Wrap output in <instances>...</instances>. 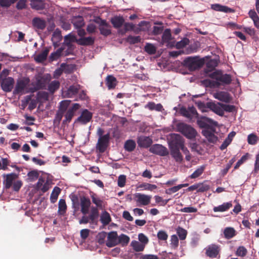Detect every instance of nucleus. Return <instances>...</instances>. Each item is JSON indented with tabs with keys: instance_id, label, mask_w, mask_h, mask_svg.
Here are the masks:
<instances>
[{
	"instance_id": "obj_28",
	"label": "nucleus",
	"mask_w": 259,
	"mask_h": 259,
	"mask_svg": "<svg viewBox=\"0 0 259 259\" xmlns=\"http://www.w3.org/2000/svg\"><path fill=\"white\" fill-rule=\"evenodd\" d=\"M62 39L61 31L59 29H56L53 33L52 40L54 46H57L58 43Z\"/></svg>"
},
{
	"instance_id": "obj_1",
	"label": "nucleus",
	"mask_w": 259,
	"mask_h": 259,
	"mask_svg": "<svg viewBox=\"0 0 259 259\" xmlns=\"http://www.w3.org/2000/svg\"><path fill=\"white\" fill-rule=\"evenodd\" d=\"M3 183L6 189L12 187L14 191L18 192L22 186L23 183L21 180H18V175L15 173H10L3 175Z\"/></svg>"
},
{
	"instance_id": "obj_15",
	"label": "nucleus",
	"mask_w": 259,
	"mask_h": 259,
	"mask_svg": "<svg viewBox=\"0 0 259 259\" xmlns=\"http://www.w3.org/2000/svg\"><path fill=\"white\" fill-rule=\"evenodd\" d=\"M80 205L81 206V212L84 215H85L88 213L91 205L90 199L85 197H81L80 199Z\"/></svg>"
},
{
	"instance_id": "obj_45",
	"label": "nucleus",
	"mask_w": 259,
	"mask_h": 259,
	"mask_svg": "<svg viewBox=\"0 0 259 259\" xmlns=\"http://www.w3.org/2000/svg\"><path fill=\"white\" fill-rule=\"evenodd\" d=\"M217 79L219 81H220L224 83H226V84L230 83L232 80L231 76L230 75L227 74H223V75L219 76L217 78Z\"/></svg>"
},
{
	"instance_id": "obj_48",
	"label": "nucleus",
	"mask_w": 259,
	"mask_h": 259,
	"mask_svg": "<svg viewBox=\"0 0 259 259\" xmlns=\"http://www.w3.org/2000/svg\"><path fill=\"white\" fill-rule=\"evenodd\" d=\"M177 233L180 239V240H184L186 238L187 232L186 230L182 228L179 227L177 229Z\"/></svg>"
},
{
	"instance_id": "obj_61",
	"label": "nucleus",
	"mask_w": 259,
	"mask_h": 259,
	"mask_svg": "<svg viewBox=\"0 0 259 259\" xmlns=\"http://www.w3.org/2000/svg\"><path fill=\"white\" fill-rule=\"evenodd\" d=\"M248 158V154L243 155L240 160L238 161L234 166V169H237L242 164H243Z\"/></svg>"
},
{
	"instance_id": "obj_27",
	"label": "nucleus",
	"mask_w": 259,
	"mask_h": 259,
	"mask_svg": "<svg viewBox=\"0 0 259 259\" xmlns=\"http://www.w3.org/2000/svg\"><path fill=\"white\" fill-rule=\"evenodd\" d=\"M116 83V79L114 76L109 75L106 77V84L109 90L114 88Z\"/></svg>"
},
{
	"instance_id": "obj_21",
	"label": "nucleus",
	"mask_w": 259,
	"mask_h": 259,
	"mask_svg": "<svg viewBox=\"0 0 259 259\" xmlns=\"http://www.w3.org/2000/svg\"><path fill=\"white\" fill-rule=\"evenodd\" d=\"M232 206V204L231 202H226L218 206L214 207L213 210L214 212H224L228 210Z\"/></svg>"
},
{
	"instance_id": "obj_5",
	"label": "nucleus",
	"mask_w": 259,
	"mask_h": 259,
	"mask_svg": "<svg viewBox=\"0 0 259 259\" xmlns=\"http://www.w3.org/2000/svg\"><path fill=\"white\" fill-rule=\"evenodd\" d=\"M184 65L190 70H194L200 66V62L195 58L188 57L184 60Z\"/></svg>"
},
{
	"instance_id": "obj_62",
	"label": "nucleus",
	"mask_w": 259,
	"mask_h": 259,
	"mask_svg": "<svg viewBox=\"0 0 259 259\" xmlns=\"http://www.w3.org/2000/svg\"><path fill=\"white\" fill-rule=\"evenodd\" d=\"M170 241V244L172 247L175 248L178 247L179 245V239L176 235H173L171 236Z\"/></svg>"
},
{
	"instance_id": "obj_25",
	"label": "nucleus",
	"mask_w": 259,
	"mask_h": 259,
	"mask_svg": "<svg viewBox=\"0 0 259 259\" xmlns=\"http://www.w3.org/2000/svg\"><path fill=\"white\" fill-rule=\"evenodd\" d=\"M170 154L176 161L181 162L182 160L183 157L178 148H171Z\"/></svg>"
},
{
	"instance_id": "obj_6",
	"label": "nucleus",
	"mask_w": 259,
	"mask_h": 259,
	"mask_svg": "<svg viewBox=\"0 0 259 259\" xmlns=\"http://www.w3.org/2000/svg\"><path fill=\"white\" fill-rule=\"evenodd\" d=\"M206 254L210 258L217 257L220 251V246L217 244H212L205 248Z\"/></svg>"
},
{
	"instance_id": "obj_31",
	"label": "nucleus",
	"mask_w": 259,
	"mask_h": 259,
	"mask_svg": "<svg viewBox=\"0 0 259 259\" xmlns=\"http://www.w3.org/2000/svg\"><path fill=\"white\" fill-rule=\"evenodd\" d=\"M49 52V49H45L40 53L35 56V61L38 62H42L45 61L47 58Z\"/></svg>"
},
{
	"instance_id": "obj_43",
	"label": "nucleus",
	"mask_w": 259,
	"mask_h": 259,
	"mask_svg": "<svg viewBox=\"0 0 259 259\" xmlns=\"http://www.w3.org/2000/svg\"><path fill=\"white\" fill-rule=\"evenodd\" d=\"M145 51L149 54H154L156 51V47L150 43H147L145 46Z\"/></svg>"
},
{
	"instance_id": "obj_3",
	"label": "nucleus",
	"mask_w": 259,
	"mask_h": 259,
	"mask_svg": "<svg viewBox=\"0 0 259 259\" xmlns=\"http://www.w3.org/2000/svg\"><path fill=\"white\" fill-rule=\"evenodd\" d=\"M28 83L29 80L27 79L18 80L17 82L14 93L23 95L28 93Z\"/></svg>"
},
{
	"instance_id": "obj_20",
	"label": "nucleus",
	"mask_w": 259,
	"mask_h": 259,
	"mask_svg": "<svg viewBox=\"0 0 259 259\" xmlns=\"http://www.w3.org/2000/svg\"><path fill=\"white\" fill-rule=\"evenodd\" d=\"M78 87L77 85H72L69 87L67 91L64 92L63 95L64 97L71 98L78 92Z\"/></svg>"
},
{
	"instance_id": "obj_35",
	"label": "nucleus",
	"mask_w": 259,
	"mask_h": 259,
	"mask_svg": "<svg viewBox=\"0 0 259 259\" xmlns=\"http://www.w3.org/2000/svg\"><path fill=\"white\" fill-rule=\"evenodd\" d=\"M131 245L134 250L138 252L143 251L145 247L144 244H142L136 240L132 241Z\"/></svg>"
},
{
	"instance_id": "obj_63",
	"label": "nucleus",
	"mask_w": 259,
	"mask_h": 259,
	"mask_svg": "<svg viewBox=\"0 0 259 259\" xmlns=\"http://www.w3.org/2000/svg\"><path fill=\"white\" fill-rule=\"evenodd\" d=\"M62 51L61 50H58L55 52L52 53L50 57V59L51 61H54L57 59L61 55Z\"/></svg>"
},
{
	"instance_id": "obj_39",
	"label": "nucleus",
	"mask_w": 259,
	"mask_h": 259,
	"mask_svg": "<svg viewBox=\"0 0 259 259\" xmlns=\"http://www.w3.org/2000/svg\"><path fill=\"white\" fill-rule=\"evenodd\" d=\"M92 200L97 207L101 208L103 205V201L95 194L92 193L91 195Z\"/></svg>"
},
{
	"instance_id": "obj_10",
	"label": "nucleus",
	"mask_w": 259,
	"mask_h": 259,
	"mask_svg": "<svg viewBox=\"0 0 259 259\" xmlns=\"http://www.w3.org/2000/svg\"><path fill=\"white\" fill-rule=\"evenodd\" d=\"M106 244L109 247H113L119 244L118 236L116 232L112 231L108 234Z\"/></svg>"
},
{
	"instance_id": "obj_41",
	"label": "nucleus",
	"mask_w": 259,
	"mask_h": 259,
	"mask_svg": "<svg viewBox=\"0 0 259 259\" xmlns=\"http://www.w3.org/2000/svg\"><path fill=\"white\" fill-rule=\"evenodd\" d=\"M60 86V82L57 80H54L50 82L48 85V90L51 93H54L58 90Z\"/></svg>"
},
{
	"instance_id": "obj_56",
	"label": "nucleus",
	"mask_w": 259,
	"mask_h": 259,
	"mask_svg": "<svg viewBox=\"0 0 259 259\" xmlns=\"http://www.w3.org/2000/svg\"><path fill=\"white\" fill-rule=\"evenodd\" d=\"M106 237L107 233L105 232H101L98 234L97 239L100 244H103L104 243L105 238Z\"/></svg>"
},
{
	"instance_id": "obj_16",
	"label": "nucleus",
	"mask_w": 259,
	"mask_h": 259,
	"mask_svg": "<svg viewBox=\"0 0 259 259\" xmlns=\"http://www.w3.org/2000/svg\"><path fill=\"white\" fill-rule=\"evenodd\" d=\"M50 184L48 181H45L42 178H39L36 184V189L40 190L42 192L45 193L50 189Z\"/></svg>"
},
{
	"instance_id": "obj_14",
	"label": "nucleus",
	"mask_w": 259,
	"mask_h": 259,
	"mask_svg": "<svg viewBox=\"0 0 259 259\" xmlns=\"http://www.w3.org/2000/svg\"><path fill=\"white\" fill-rule=\"evenodd\" d=\"M213 96L214 98L226 103H229L231 100L230 95L227 92H218L213 93Z\"/></svg>"
},
{
	"instance_id": "obj_38",
	"label": "nucleus",
	"mask_w": 259,
	"mask_h": 259,
	"mask_svg": "<svg viewBox=\"0 0 259 259\" xmlns=\"http://www.w3.org/2000/svg\"><path fill=\"white\" fill-rule=\"evenodd\" d=\"M100 220L103 225H108L111 221L110 214L106 211L103 212L101 215Z\"/></svg>"
},
{
	"instance_id": "obj_2",
	"label": "nucleus",
	"mask_w": 259,
	"mask_h": 259,
	"mask_svg": "<svg viewBox=\"0 0 259 259\" xmlns=\"http://www.w3.org/2000/svg\"><path fill=\"white\" fill-rule=\"evenodd\" d=\"M177 130L188 139L195 138L197 132L191 126L184 123H179L177 125Z\"/></svg>"
},
{
	"instance_id": "obj_36",
	"label": "nucleus",
	"mask_w": 259,
	"mask_h": 259,
	"mask_svg": "<svg viewBox=\"0 0 259 259\" xmlns=\"http://www.w3.org/2000/svg\"><path fill=\"white\" fill-rule=\"evenodd\" d=\"M33 24L34 27L39 29H44L46 27L45 21L39 18H34L33 20Z\"/></svg>"
},
{
	"instance_id": "obj_22",
	"label": "nucleus",
	"mask_w": 259,
	"mask_h": 259,
	"mask_svg": "<svg viewBox=\"0 0 259 259\" xmlns=\"http://www.w3.org/2000/svg\"><path fill=\"white\" fill-rule=\"evenodd\" d=\"M209 123L213 125H216L217 124V122L216 121H214L210 119V118L203 117L200 118H198L197 120L198 124L201 127H204L206 126V123Z\"/></svg>"
},
{
	"instance_id": "obj_33",
	"label": "nucleus",
	"mask_w": 259,
	"mask_h": 259,
	"mask_svg": "<svg viewBox=\"0 0 259 259\" xmlns=\"http://www.w3.org/2000/svg\"><path fill=\"white\" fill-rule=\"evenodd\" d=\"M225 237L226 239H229L233 238L236 235V231L235 229L231 227H227L225 229L224 231Z\"/></svg>"
},
{
	"instance_id": "obj_24",
	"label": "nucleus",
	"mask_w": 259,
	"mask_h": 259,
	"mask_svg": "<svg viewBox=\"0 0 259 259\" xmlns=\"http://www.w3.org/2000/svg\"><path fill=\"white\" fill-rule=\"evenodd\" d=\"M172 143L175 145V148H180L181 147V145H180L181 142H182L183 145H184V139L180 135L174 134L172 136Z\"/></svg>"
},
{
	"instance_id": "obj_46",
	"label": "nucleus",
	"mask_w": 259,
	"mask_h": 259,
	"mask_svg": "<svg viewBox=\"0 0 259 259\" xmlns=\"http://www.w3.org/2000/svg\"><path fill=\"white\" fill-rule=\"evenodd\" d=\"M190 111L191 113L185 110L184 111H183V114L186 117L190 118H192L193 117H197L198 113L194 108H191L190 109Z\"/></svg>"
},
{
	"instance_id": "obj_19",
	"label": "nucleus",
	"mask_w": 259,
	"mask_h": 259,
	"mask_svg": "<svg viewBox=\"0 0 259 259\" xmlns=\"http://www.w3.org/2000/svg\"><path fill=\"white\" fill-rule=\"evenodd\" d=\"M211 8L215 11L225 13H231L234 11L232 9L227 6H223L218 4L211 5Z\"/></svg>"
},
{
	"instance_id": "obj_60",
	"label": "nucleus",
	"mask_w": 259,
	"mask_h": 259,
	"mask_svg": "<svg viewBox=\"0 0 259 259\" xmlns=\"http://www.w3.org/2000/svg\"><path fill=\"white\" fill-rule=\"evenodd\" d=\"M157 237L159 240L165 241L168 238V235L165 231L160 230L157 233Z\"/></svg>"
},
{
	"instance_id": "obj_37",
	"label": "nucleus",
	"mask_w": 259,
	"mask_h": 259,
	"mask_svg": "<svg viewBox=\"0 0 259 259\" xmlns=\"http://www.w3.org/2000/svg\"><path fill=\"white\" fill-rule=\"evenodd\" d=\"M124 19L121 17H114L111 19V23L115 28H119L122 26Z\"/></svg>"
},
{
	"instance_id": "obj_58",
	"label": "nucleus",
	"mask_w": 259,
	"mask_h": 259,
	"mask_svg": "<svg viewBox=\"0 0 259 259\" xmlns=\"http://www.w3.org/2000/svg\"><path fill=\"white\" fill-rule=\"evenodd\" d=\"M247 253L246 249L243 246H240L237 249L236 254L239 256H244Z\"/></svg>"
},
{
	"instance_id": "obj_57",
	"label": "nucleus",
	"mask_w": 259,
	"mask_h": 259,
	"mask_svg": "<svg viewBox=\"0 0 259 259\" xmlns=\"http://www.w3.org/2000/svg\"><path fill=\"white\" fill-rule=\"evenodd\" d=\"M223 113L224 112H233L235 111V107L234 105L223 104Z\"/></svg>"
},
{
	"instance_id": "obj_64",
	"label": "nucleus",
	"mask_w": 259,
	"mask_h": 259,
	"mask_svg": "<svg viewBox=\"0 0 259 259\" xmlns=\"http://www.w3.org/2000/svg\"><path fill=\"white\" fill-rule=\"evenodd\" d=\"M188 42L189 39L187 38H184L182 40L177 42L176 44V47L177 48L179 49L185 47L187 44H188Z\"/></svg>"
},
{
	"instance_id": "obj_47",
	"label": "nucleus",
	"mask_w": 259,
	"mask_h": 259,
	"mask_svg": "<svg viewBox=\"0 0 259 259\" xmlns=\"http://www.w3.org/2000/svg\"><path fill=\"white\" fill-rule=\"evenodd\" d=\"M130 237L126 235L121 234L118 236L119 244L122 245H126L130 241Z\"/></svg>"
},
{
	"instance_id": "obj_18",
	"label": "nucleus",
	"mask_w": 259,
	"mask_h": 259,
	"mask_svg": "<svg viewBox=\"0 0 259 259\" xmlns=\"http://www.w3.org/2000/svg\"><path fill=\"white\" fill-rule=\"evenodd\" d=\"M139 146L142 147H148L152 143V140L149 137L141 136L138 140Z\"/></svg>"
},
{
	"instance_id": "obj_44",
	"label": "nucleus",
	"mask_w": 259,
	"mask_h": 259,
	"mask_svg": "<svg viewBox=\"0 0 259 259\" xmlns=\"http://www.w3.org/2000/svg\"><path fill=\"white\" fill-rule=\"evenodd\" d=\"M136 147V143L133 140H127L124 144V148L127 151H132Z\"/></svg>"
},
{
	"instance_id": "obj_50",
	"label": "nucleus",
	"mask_w": 259,
	"mask_h": 259,
	"mask_svg": "<svg viewBox=\"0 0 259 259\" xmlns=\"http://www.w3.org/2000/svg\"><path fill=\"white\" fill-rule=\"evenodd\" d=\"M59 212L61 214H63L66 209V204L65 200L64 199H60L59 201Z\"/></svg>"
},
{
	"instance_id": "obj_42",
	"label": "nucleus",
	"mask_w": 259,
	"mask_h": 259,
	"mask_svg": "<svg viewBox=\"0 0 259 259\" xmlns=\"http://www.w3.org/2000/svg\"><path fill=\"white\" fill-rule=\"evenodd\" d=\"M94 41L92 37H82L77 40L79 44L82 45H90L93 44Z\"/></svg>"
},
{
	"instance_id": "obj_40",
	"label": "nucleus",
	"mask_w": 259,
	"mask_h": 259,
	"mask_svg": "<svg viewBox=\"0 0 259 259\" xmlns=\"http://www.w3.org/2000/svg\"><path fill=\"white\" fill-rule=\"evenodd\" d=\"M140 188H141L142 190H148L152 191L156 189H157V187L156 185L154 184H150L149 183H142L140 184L139 186Z\"/></svg>"
},
{
	"instance_id": "obj_12",
	"label": "nucleus",
	"mask_w": 259,
	"mask_h": 259,
	"mask_svg": "<svg viewBox=\"0 0 259 259\" xmlns=\"http://www.w3.org/2000/svg\"><path fill=\"white\" fill-rule=\"evenodd\" d=\"M14 83V80L13 78L9 77L3 79L1 83V87L3 90L6 92H9L12 91Z\"/></svg>"
},
{
	"instance_id": "obj_59",
	"label": "nucleus",
	"mask_w": 259,
	"mask_h": 259,
	"mask_svg": "<svg viewBox=\"0 0 259 259\" xmlns=\"http://www.w3.org/2000/svg\"><path fill=\"white\" fill-rule=\"evenodd\" d=\"M65 42L67 45H69L71 42L76 41V37L71 34H69L65 36Z\"/></svg>"
},
{
	"instance_id": "obj_4",
	"label": "nucleus",
	"mask_w": 259,
	"mask_h": 259,
	"mask_svg": "<svg viewBox=\"0 0 259 259\" xmlns=\"http://www.w3.org/2000/svg\"><path fill=\"white\" fill-rule=\"evenodd\" d=\"M151 196L141 193H136L134 195V200L137 205H147L151 201Z\"/></svg>"
},
{
	"instance_id": "obj_8",
	"label": "nucleus",
	"mask_w": 259,
	"mask_h": 259,
	"mask_svg": "<svg viewBox=\"0 0 259 259\" xmlns=\"http://www.w3.org/2000/svg\"><path fill=\"white\" fill-rule=\"evenodd\" d=\"M150 151L160 156H166L168 154L166 148L160 144H155L152 146L150 148Z\"/></svg>"
},
{
	"instance_id": "obj_17",
	"label": "nucleus",
	"mask_w": 259,
	"mask_h": 259,
	"mask_svg": "<svg viewBox=\"0 0 259 259\" xmlns=\"http://www.w3.org/2000/svg\"><path fill=\"white\" fill-rule=\"evenodd\" d=\"M210 109L216 114L223 116L224 115L223 104L220 103H211L209 104Z\"/></svg>"
},
{
	"instance_id": "obj_23",
	"label": "nucleus",
	"mask_w": 259,
	"mask_h": 259,
	"mask_svg": "<svg viewBox=\"0 0 259 259\" xmlns=\"http://www.w3.org/2000/svg\"><path fill=\"white\" fill-rule=\"evenodd\" d=\"M202 134L210 142L214 143L217 141V137L214 135V133L208 130H203Z\"/></svg>"
},
{
	"instance_id": "obj_54",
	"label": "nucleus",
	"mask_w": 259,
	"mask_h": 259,
	"mask_svg": "<svg viewBox=\"0 0 259 259\" xmlns=\"http://www.w3.org/2000/svg\"><path fill=\"white\" fill-rule=\"evenodd\" d=\"M257 141V137L254 134H249L247 137V142L250 145H255Z\"/></svg>"
},
{
	"instance_id": "obj_9",
	"label": "nucleus",
	"mask_w": 259,
	"mask_h": 259,
	"mask_svg": "<svg viewBox=\"0 0 259 259\" xmlns=\"http://www.w3.org/2000/svg\"><path fill=\"white\" fill-rule=\"evenodd\" d=\"M80 105L78 103L73 104L72 106L70 107L65 115V119L63 122H69L74 116L75 112L79 109Z\"/></svg>"
},
{
	"instance_id": "obj_30",
	"label": "nucleus",
	"mask_w": 259,
	"mask_h": 259,
	"mask_svg": "<svg viewBox=\"0 0 259 259\" xmlns=\"http://www.w3.org/2000/svg\"><path fill=\"white\" fill-rule=\"evenodd\" d=\"M99 29L101 33L104 35H108L111 33L109 26L105 21H102L100 25Z\"/></svg>"
},
{
	"instance_id": "obj_34",
	"label": "nucleus",
	"mask_w": 259,
	"mask_h": 259,
	"mask_svg": "<svg viewBox=\"0 0 259 259\" xmlns=\"http://www.w3.org/2000/svg\"><path fill=\"white\" fill-rule=\"evenodd\" d=\"M60 192L61 189L60 188L58 187H55L54 188L50 196V200L52 203H54L56 202Z\"/></svg>"
},
{
	"instance_id": "obj_7",
	"label": "nucleus",
	"mask_w": 259,
	"mask_h": 259,
	"mask_svg": "<svg viewBox=\"0 0 259 259\" xmlns=\"http://www.w3.org/2000/svg\"><path fill=\"white\" fill-rule=\"evenodd\" d=\"M109 134H107L103 136L100 137L97 144V148L100 152L105 151L109 140Z\"/></svg>"
},
{
	"instance_id": "obj_29",
	"label": "nucleus",
	"mask_w": 259,
	"mask_h": 259,
	"mask_svg": "<svg viewBox=\"0 0 259 259\" xmlns=\"http://www.w3.org/2000/svg\"><path fill=\"white\" fill-rule=\"evenodd\" d=\"M72 23L76 28H79L84 24L83 19L81 16L74 17L72 19Z\"/></svg>"
},
{
	"instance_id": "obj_55",
	"label": "nucleus",
	"mask_w": 259,
	"mask_h": 259,
	"mask_svg": "<svg viewBox=\"0 0 259 259\" xmlns=\"http://www.w3.org/2000/svg\"><path fill=\"white\" fill-rule=\"evenodd\" d=\"M27 176L29 180L32 182L36 180L38 178V173L37 171H31L28 173Z\"/></svg>"
},
{
	"instance_id": "obj_53",
	"label": "nucleus",
	"mask_w": 259,
	"mask_h": 259,
	"mask_svg": "<svg viewBox=\"0 0 259 259\" xmlns=\"http://www.w3.org/2000/svg\"><path fill=\"white\" fill-rule=\"evenodd\" d=\"M126 177L124 175H120L117 180V184L119 187H123L126 183Z\"/></svg>"
},
{
	"instance_id": "obj_52",
	"label": "nucleus",
	"mask_w": 259,
	"mask_h": 259,
	"mask_svg": "<svg viewBox=\"0 0 259 259\" xmlns=\"http://www.w3.org/2000/svg\"><path fill=\"white\" fill-rule=\"evenodd\" d=\"M236 161L235 157L232 158L228 162V163L227 164L226 167L225 168L223 169L221 171V174L223 176L225 175L228 171L229 169L231 167L233 163Z\"/></svg>"
},
{
	"instance_id": "obj_32",
	"label": "nucleus",
	"mask_w": 259,
	"mask_h": 259,
	"mask_svg": "<svg viewBox=\"0 0 259 259\" xmlns=\"http://www.w3.org/2000/svg\"><path fill=\"white\" fill-rule=\"evenodd\" d=\"M30 5L33 9L40 10L44 8L43 0H30Z\"/></svg>"
},
{
	"instance_id": "obj_26",
	"label": "nucleus",
	"mask_w": 259,
	"mask_h": 259,
	"mask_svg": "<svg viewBox=\"0 0 259 259\" xmlns=\"http://www.w3.org/2000/svg\"><path fill=\"white\" fill-rule=\"evenodd\" d=\"M145 108L149 109L150 110H155L157 111H161L163 110L161 104H155L154 102H149L145 105Z\"/></svg>"
},
{
	"instance_id": "obj_49",
	"label": "nucleus",
	"mask_w": 259,
	"mask_h": 259,
	"mask_svg": "<svg viewBox=\"0 0 259 259\" xmlns=\"http://www.w3.org/2000/svg\"><path fill=\"white\" fill-rule=\"evenodd\" d=\"M171 33L170 30L168 29H166L164 30L162 35V41L163 42H167L171 39Z\"/></svg>"
},
{
	"instance_id": "obj_51",
	"label": "nucleus",
	"mask_w": 259,
	"mask_h": 259,
	"mask_svg": "<svg viewBox=\"0 0 259 259\" xmlns=\"http://www.w3.org/2000/svg\"><path fill=\"white\" fill-rule=\"evenodd\" d=\"M204 166H202L198 168L190 176L191 179H195L199 177L203 172Z\"/></svg>"
},
{
	"instance_id": "obj_11",
	"label": "nucleus",
	"mask_w": 259,
	"mask_h": 259,
	"mask_svg": "<svg viewBox=\"0 0 259 259\" xmlns=\"http://www.w3.org/2000/svg\"><path fill=\"white\" fill-rule=\"evenodd\" d=\"M98 217L99 211L98 209L95 207H92L91 213L88 217L90 226L92 228H94L97 225Z\"/></svg>"
},
{
	"instance_id": "obj_13",
	"label": "nucleus",
	"mask_w": 259,
	"mask_h": 259,
	"mask_svg": "<svg viewBox=\"0 0 259 259\" xmlns=\"http://www.w3.org/2000/svg\"><path fill=\"white\" fill-rule=\"evenodd\" d=\"M92 113L87 109L83 110L76 121L82 124H86L90 121L92 118Z\"/></svg>"
}]
</instances>
